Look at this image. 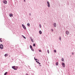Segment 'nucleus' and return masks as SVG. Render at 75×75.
Segmentation results:
<instances>
[{"instance_id":"nucleus-16","label":"nucleus","mask_w":75,"mask_h":75,"mask_svg":"<svg viewBox=\"0 0 75 75\" xmlns=\"http://www.w3.org/2000/svg\"><path fill=\"white\" fill-rule=\"evenodd\" d=\"M62 61H63V62L64 61V58H62Z\"/></svg>"},{"instance_id":"nucleus-32","label":"nucleus","mask_w":75,"mask_h":75,"mask_svg":"<svg viewBox=\"0 0 75 75\" xmlns=\"http://www.w3.org/2000/svg\"><path fill=\"white\" fill-rule=\"evenodd\" d=\"M24 1L25 2V0H24Z\"/></svg>"},{"instance_id":"nucleus-15","label":"nucleus","mask_w":75,"mask_h":75,"mask_svg":"<svg viewBox=\"0 0 75 75\" xmlns=\"http://www.w3.org/2000/svg\"><path fill=\"white\" fill-rule=\"evenodd\" d=\"M0 42H2L3 41V40H2V39L0 38Z\"/></svg>"},{"instance_id":"nucleus-18","label":"nucleus","mask_w":75,"mask_h":75,"mask_svg":"<svg viewBox=\"0 0 75 75\" xmlns=\"http://www.w3.org/2000/svg\"><path fill=\"white\" fill-rule=\"evenodd\" d=\"M7 74V72H6L4 74V75H6Z\"/></svg>"},{"instance_id":"nucleus-35","label":"nucleus","mask_w":75,"mask_h":75,"mask_svg":"<svg viewBox=\"0 0 75 75\" xmlns=\"http://www.w3.org/2000/svg\"><path fill=\"white\" fill-rule=\"evenodd\" d=\"M16 67V68H17V67Z\"/></svg>"},{"instance_id":"nucleus-5","label":"nucleus","mask_w":75,"mask_h":75,"mask_svg":"<svg viewBox=\"0 0 75 75\" xmlns=\"http://www.w3.org/2000/svg\"><path fill=\"white\" fill-rule=\"evenodd\" d=\"M62 64L63 67H64V68H65V63H62Z\"/></svg>"},{"instance_id":"nucleus-19","label":"nucleus","mask_w":75,"mask_h":75,"mask_svg":"<svg viewBox=\"0 0 75 75\" xmlns=\"http://www.w3.org/2000/svg\"><path fill=\"white\" fill-rule=\"evenodd\" d=\"M30 48H31H31H33V47H32V46L31 45H30Z\"/></svg>"},{"instance_id":"nucleus-27","label":"nucleus","mask_w":75,"mask_h":75,"mask_svg":"<svg viewBox=\"0 0 75 75\" xmlns=\"http://www.w3.org/2000/svg\"><path fill=\"white\" fill-rule=\"evenodd\" d=\"M74 53H72V55H74Z\"/></svg>"},{"instance_id":"nucleus-34","label":"nucleus","mask_w":75,"mask_h":75,"mask_svg":"<svg viewBox=\"0 0 75 75\" xmlns=\"http://www.w3.org/2000/svg\"><path fill=\"white\" fill-rule=\"evenodd\" d=\"M52 31H53V30H52Z\"/></svg>"},{"instance_id":"nucleus-9","label":"nucleus","mask_w":75,"mask_h":75,"mask_svg":"<svg viewBox=\"0 0 75 75\" xmlns=\"http://www.w3.org/2000/svg\"><path fill=\"white\" fill-rule=\"evenodd\" d=\"M30 39L31 40V41H32V42H34V40H33V39L32 38H30Z\"/></svg>"},{"instance_id":"nucleus-28","label":"nucleus","mask_w":75,"mask_h":75,"mask_svg":"<svg viewBox=\"0 0 75 75\" xmlns=\"http://www.w3.org/2000/svg\"><path fill=\"white\" fill-rule=\"evenodd\" d=\"M38 64H39V65H40V64H40V62H38Z\"/></svg>"},{"instance_id":"nucleus-12","label":"nucleus","mask_w":75,"mask_h":75,"mask_svg":"<svg viewBox=\"0 0 75 75\" xmlns=\"http://www.w3.org/2000/svg\"><path fill=\"white\" fill-rule=\"evenodd\" d=\"M39 33H40V34H42V32H41V30H40L39 31Z\"/></svg>"},{"instance_id":"nucleus-31","label":"nucleus","mask_w":75,"mask_h":75,"mask_svg":"<svg viewBox=\"0 0 75 75\" xmlns=\"http://www.w3.org/2000/svg\"><path fill=\"white\" fill-rule=\"evenodd\" d=\"M36 62H38V61H36Z\"/></svg>"},{"instance_id":"nucleus-33","label":"nucleus","mask_w":75,"mask_h":75,"mask_svg":"<svg viewBox=\"0 0 75 75\" xmlns=\"http://www.w3.org/2000/svg\"><path fill=\"white\" fill-rule=\"evenodd\" d=\"M52 31H53V30H52Z\"/></svg>"},{"instance_id":"nucleus-13","label":"nucleus","mask_w":75,"mask_h":75,"mask_svg":"<svg viewBox=\"0 0 75 75\" xmlns=\"http://www.w3.org/2000/svg\"><path fill=\"white\" fill-rule=\"evenodd\" d=\"M56 65L57 66H58V62H56Z\"/></svg>"},{"instance_id":"nucleus-20","label":"nucleus","mask_w":75,"mask_h":75,"mask_svg":"<svg viewBox=\"0 0 75 75\" xmlns=\"http://www.w3.org/2000/svg\"><path fill=\"white\" fill-rule=\"evenodd\" d=\"M39 26H40V28H41V24L39 25Z\"/></svg>"},{"instance_id":"nucleus-24","label":"nucleus","mask_w":75,"mask_h":75,"mask_svg":"<svg viewBox=\"0 0 75 75\" xmlns=\"http://www.w3.org/2000/svg\"><path fill=\"white\" fill-rule=\"evenodd\" d=\"M47 51L48 53V54H49V52H49V50H47Z\"/></svg>"},{"instance_id":"nucleus-4","label":"nucleus","mask_w":75,"mask_h":75,"mask_svg":"<svg viewBox=\"0 0 75 75\" xmlns=\"http://www.w3.org/2000/svg\"><path fill=\"white\" fill-rule=\"evenodd\" d=\"M47 3L48 4V6L49 7H50V2L48 1H47Z\"/></svg>"},{"instance_id":"nucleus-25","label":"nucleus","mask_w":75,"mask_h":75,"mask_svg":"<svg viewBox=\"0 0 75 75\" xmlns=\"http://www.w3.org/2000/svg\"><path fill=\"white\" fill-rule=\"evenodd\" d=\"M32 51H34V50L33 49H32Z\"/></svg>"},{"instance_id":"nucleus-1","label":"nucleus","mask_w":75,"mask_h":75,"mask_svg":"<svg viewBox=\"0 0 75 75\" xmlns=\"http://www.w3.org/2000/svg\"><path fill=\"white\" fill-rule=\"evenodd\" d=\"M0 49H3V45L2 44L0 45Z\"/></svg>"},{"instance_id":"nucleus-10","label":"nucleus","mask_w":75,"mask_h":75,"mask_svg":"<svg viewBox=\"0 0 75 75\" xmlns=\"http://www.w3.org/2000/svg\"><path fill=\"white\" fill-rule=\"evenodd\" d=\"M53 25L54 27H56V23H54L53 24Z\"/></svg>"},{"instance_id":"nucleus-30","label":"nucleus","mask_w":75,"mask_h":75,"mask_svg":"<svg viewBox=\"0 0 75 75\" xmlns=\"http://www.w3.org/2000/svg\"><path fill=\"white\" fill-rule=\"evenodd\" d=\"M26 75H28V74H26Z\"/></svg>"},{"instance_id":"nucleus-8","label":"nucleus","mask_w":75,"mask_h":75,"mask_svg":"<svg viewBox=\"0 0 75 75\" xmlns=\"http://www.w3.org/2000/svg\"><path fill=\"white\" fill-rule=\"evenodd\" d=\"M66 33L67 35H68L69 34V32L68 31H67L66 32Z\"/></svg>"},{"instance_id":"nucleus-21","label":"nucleus","mask_w":75,"mask_h":75,"mask_svg":"<svg viewBox=\"0 0 75 75\" xmlns=\"http://www.w3.org/2000/svg\"><path fill=\"white\" fill-rule=\"evenodd\" d=\"M33 46L34 47H35V44H33Z\"/></svg>"},{"instance_id":"nucleus-6","label":"nucleus","mask_w":75,"mask_h":75,"mask_svg":"<svg viewBox=\"0 0 75 75\" xmlns=\"http://www.w3.org/2000/svg\"><path fill=\"white\" fill-rule=\"evenodd\" d=\"M3 3H4V4H7V2L6 1H3Z\"/></svg>"},{"instance_id":"nucleus-3","label":"nucleus","mask_w":75,"mask_h":75,"mask_svg":"<svg viewBox=\"0 0 75 75\" xmlns=\"http://www.w3.org/2000/svg\"><path fill=\"white\" fill-rule=\"evenodd\" d=\"M22 26L24 29H25V30H26V27H25V25H24L22 24Z\"/></svg>"},{"instance_id":"nucleus-23","label":"nucleus","mask_w":75,"mask_h":75,"mask_svg":"<svg viewBox=\"0 0 75 75\" xmlns=\"http://www.w3.org/2000/svg\"><path fill=\"white\" fill-rule=\"evenodd\" d=\"M59 39H60V40H61V37H59Z\"/></svg>"},{"instance_id":"nucleus-14","label":"nucleus","mask_w":75,"mask_h":75,"mask_svg":"<svg viewBox=\"0 0 75 75\" xmlns=\"http://www.w3.org/2000/svg\"><path fill=\"white\" fill-rule=\"evenodd\" d=\"M22 37H23L24 38H25V39H26V38H25V37H24V36H23V35H22Z\"/></svg>"},{"instance_id":"nucleus-29","label":"nucleus","mask_w":75,"mask_h":75,"mask_svg":"<svg viewBox=\"0 0 75 75\" xmlns=\"http://www.w3.org/2000/svg\"><path fill=\"white\" fill-rule=\"evenodd\" d=\"M39 52H41V50H39Z\"/></svg>"},{"instance_id":"nucleus-11","label":"nucleus","mask_w":75,"mask_h":75,"mask_svg":"<svg viewBox=\"0 0 75 75\" xmlns=\"http://www.w3.org/2000/svg\"><path fill=\"white\" fill-rule=\"evenodd\" d=\"M5 57H7L8 56V54H5L4 55Z\"/></svg>"},{"instance_id":"nucleus-17","label":"nucleus","mask_w":75,"mask_h":75,"mask_svg":"<svg viewBox=\"0 0 75 75\" xmlns=\"http://www.w3.org/2000/svg\"><path fill=\"white\" fill-rule=\"evenodd\" d=\"M27 25H28V26H30V23H28L27 24Z\"/></svg>"},{"instance_id":"nucleus-22","label":"nucleus","mask_w":75,"mask_h":75,"mask_svg":"<svg viewBox=\"0 0 75 75\" xmlns=\"http://www.w3.org/2000/svg\"><path fill=\"white\" fill-rule=\"evenodd\" d=\"M54 52H57V51L56 50H54Z\"/></svg>"},{"instance_id":"nucleus-2","label":"nucleus","mask_w":75,"mask_h":75,"mask_svg":"<svg viewBox=\"0 0 75 75\" xmlns=\"http://www.w3.org/2000/svg\"><path fill=\"white\" fill-rule=\"evenodd\" d=\"M16 66H12V68H13V69H14V70H17V69L16 68Z\"/></svg>"},{"instance_id":"nucleus-7","label":"nucleus","mask_w":75,"mask_h":75,"mask_svg":"<svg viewBox=\"0 0 75 75\" xmlns=\"http://www.w3.org/2000/svg\"><path fill=\"white\" fill-rule=\"evenodd\" d=\"M9 16L10 17H13V14H12V13L10 14Z\"/></svg>"},{"instance_id":"nucleus-26","label":"nucleus","mask_w":75,"mask_h":75,"mask_svg":"<svg viewBox=\"0 0 75 75\" xmlns=\"http://www.w3.org/2000/svg\"><path fill=\"white\" fill-rule=\"evenodd\" d=\"M34 59H35V60L36 61H37V59H35V57H34Z\"/></svg>"}]
</instances>
